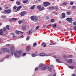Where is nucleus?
Returning a JSON list of instances; mask_svg holds the SVG:
<instances>
[{"label":"nucleus","instance_id":"obj_1","mask_svg":"<svg viewBox=\"0 0 76 76\" xmlns=\"http://www.w3.org/2000/svg\"><path fill=\"white\" fill-rule=\"evenodd\" d=\"M39 67L40 69L42 70H45L47 69V65L44 64H40Z\"/></svg>","mask_w":76,"mask_h":76},{"label":"nucleus","instance_id":"obj_2","mask_svg":"<svg viewBox=\"0 0 76 76\" xmlns=\"http://www.w3.org/2000/svg\"><path fill=\"white\" fill-rule=\"evenodd\" d=\"M30 19L36 22L38 20V18L36 16H31L30 17Z\"/></svg>","mask_w":76,"mask_h":76},{"label":"nucleus","instance_id":"obj_3","mask_svg":"<svg viewBox=\"0 0 76 76\" xmlns=\"http://www.w3.org/2000/svg\"><path fill=\"white\" fill-rule=\"evenodd\" d=\"M37 8L39 11H43L45 9L44 7H41V5H39L37 7Z\"/></svg>","mask_w":76,"mask_h":76},{"label":"nucleus","instance_id":"obj_4","mask_svg":"<svg viewBox=\"0 0 76 76\" xmlns=\"http://www.w3.org/2000/svg\"><path fill=\"white\" fill-rule=\"evenodd\" d=\"M1 52L3 53V52H8V53H9V52H10V50L9 49L4 48L1 50Z\"/></svg>","mask_w":76,"mask_h":76},{"label":"nucleus","instance_id":"obj_5","mask_svg":"<svg viewBox=\"0 0 76 76\" xmlns=\"http://www.w3.org/2000/svg\"><path fill=\"white\" fill-rule=\"evenodd\" d=\"M4 12L6 13H7V14H9L12 12V10L10 9L5 10H4Z\"/></svg>","mask_w":76,"mask_h":76},{"label":"nucleus","instance_id":"obj_6","mask_svg":"<svg viewBox=\"0 0 76 76\" xmlns=\"http://www.w3.org/2000/svg\"><path fill=\"white\" fill-rule=\"evenodd\" d=\"M10 51H11V55L13 56V51H15V48L14 47L12 46L11 47V48H10Z\"/></svg>","mask_w":76,"mask_h":76},{"label":"nucleus","instance_id":"obj_7","mask_svg":"<svg viewBox=\"0 0 76 76\" xmlns=\"http://www.w3.org/2000/svg\"><path fill=\"white\" fill-rule=\"evenodd\" d=\"M43 4L44 6L45 7H47V6H49V5L51 4L50 3L48 2H44Z\"/></svg>","mask_w":76,"mask_h":76},{"label":"nucleus","instance_id":"obj_8","mask_svg":"<svg viewBox=\"0 0 76 76\" xmlns=\"http://www.w3.org/2000/svg\"><path fill=\"white\" fill-rule=\"evenodd\" d=\"M72 19H73V18H68L66 19V20H67V21H68V22H70V23H71L72 22Z\"/></svg>","mask_w":76,"mask_h":76},{"label":"nucleus","instance_id":"obj_9","mask_svg":"<svg viewBox=\"0 0 76 76\" xmlns=\"http://www.w3.org/2000/svg\"><path fill=\"white\" fill-rule=\"evenodd\" d=\"M18 19L17 18H11V19H10L9 20L10 22H12V21H16V20H17Z\"/></svg>","mask_w":76,"mask_h":76},{"label":"nucleus","instance_id":"obj_10","mask_svg":"<svg viewBox=\"0 0 76 76\" xmlns=\"http://www.w3.org/2000/svg\"><path fill=\"white\" fill-rule=\"evenodd\" d=\"M22 8V6H19V7H17V9L15 10V12H18V11H19L20 10V9Z\"/></svg>","mask_w":76,"mask_h":76},{"label":"nucleus","instance_id":"obj_11","mask_svg":"<svg viewBox=\"0 0 76 76\" xmlns=\"http://www.w3.org/2000/svg\"><path fill=\"white\" fill-rule=\"evenodd\" d=\"M61 16L62 18H65V17H66V13H63L61 14Z\"/></svg>","mask_w":76,"mask_h":76},{"label":"nucleus","instance_id":"obj_12","mask_svg":"<svg viewBox=\"0 0 76 76\" xmlns=\"http://www.w3.org/2000/svg\"><path fill=\"white\" fill-rule=\"evenodd\" d=\"M16 52L18 55H21L22 54V51L21 50H18Z\"/></svg>","mask_w":76,"mask_h":76},{"label":"nucleus","instance_id":"obj_13","mask_svg":"<svg viewBox=\"0 0 76 76\" xmlns=\"http://www.w3.org/2000/svg\"><path fill=\"white\" fill-rule=\"evenodd\" d=\"M25 13H26L25 11H23L21 12V14H20V15H21V16H23L25 15Z\"/></svg>","mask_w":76,"mask_h":76},{"label":"nucleus","instance_id":"obj_14","mask_svg":"<svg viewBox=\"0 0 76 76\" xmlns=\"http://www.w3.org/2000/svg\"><path fill=\"white\" fill-rule=\"evenodd\" d=\"M15 33H16V34H19L20 33H22V34H23V32H22L20 31H18V30H16L15 31Z\"/></svg>","mask_w":76,"mask_h":76},{"label":"nucleus","instance_id":"obj_15","mask_svg":"<svg viewBox=\"0 0 76 76\" xmlns=\"http://www.w3.org/2000/svg\"><path fill=\"white\" fill-rule=\"evenodd\" d=\"M22 28L23 31H25L26 30V25L22 26Z\"/></svg>","mask_w":76,"mask_h":76},{"label":"nucleus","instance_id":"obj_16","mask_svg":"<svg viewBox=\"0 0 76 76\" xmlns=\"http://www.w3.org/2000/svg\"><path fill=\"white\" fill-rule=\"evenodd\" d=\"M66 13L67 15H68V16H69L70 15L71 12H70V10H68V11L66 12Z\"/></svg>","mask_w":76,"mask_h":76},{"label":"nucleus","instance_id":"obj_17","mask_svg":"<svg viewBox=\"0 0 76 76\" xmlns=\"http://www.w3.org/2000/svg\"><path fill=\"white\" fill-rule=\"evenodd\" d=\"M67 62L68 63H69V64L72 63V59H68L67 60Z\"/></svg>","mask_w":76,"mask_h":76},{"label":"nucleus","instance_id":"obj_18","mask_svg":"<svg viewBox=\"0 0 76 76\" xmlns=\"http://www.w3.org/2000/svg\"><path fill=\"white\" fill-rule=\"evenodd\" d=\"M56 62H57V63H63L61 61H60V60H59V59H56Z\"/></svg>","mask_w":76,"mask_h":76},{"label":"nucleus","instance_id":"obj_19","mask_svg":"<svg viewBox=\"0 0 76 76\" xmlns=\"http://www.w3.org/2000/svg\"><path fill=\"white\" fill-rule=\"evenodd\" d=\"M35 8V5H33L30 8V9L31 10H33V9H34Z\"/></svg>","mask_w":76,"mask_h":76},{"label":"nucleus","instance_id":"obj_20","mask_svg":"<svg viewBox=\"0 0 76 76\" xmlns=\"http://www.w3.org/2000/svg\"><path fill=\"white\" fill-rule=\"evenodd\" d=\"M23 22H24V21L23 20H19L18 21V23L19 24H21L22 23H23Z\"/></svg>","mask_w":76,"mask_h":76},{"label":"nucleus","instance_id":"obj_21","mask_svg":"<svg viewBox=\"0 0 76 76\" xmlns=\"http://www.w3.org/2000/svg\"><path fill=\"white\" fill-rule=\"evenodd\" d=\"M6 28L7 29V30H10V28H9V26L8 25H7L6 26Z\"/></svg>","mask_w":76,"mask_h":76},{"label":"nucleus","instance_id":"obj_22","mask_svg":"<svg viewBox=\"0 0 76 76\" xmlns=\"http://www.w3.org/2000/svg\"><path fill=\"white\" fill-rule=\"evenodd\" d=\"M52 25L53 28H56V26H57V25H56V23L53 24Z\"/></svg>","mask_w":76,"mask_h":76},{"label":"nucleus","instance_id":"obj_23","mask_svg":"<svg viewBox=\"0 0 76 76\" xmlns=\"http://www.w3.org/2000/svg\"><path fill=\"white\" fill-rule=\"evenodd\" d=\"M0 35H3V30H2V29H1L0 30Z\"/></svg>","mask_w":76,"mask_h":76},{"label":"nucleus","instance_id":"obj_24","mask_svg":"<svg viewBox=\"0 0 76 76\" xmlns=\"http://www.w3.org/2000/svg\"><path fill=\"white\" fill-rule=\"evenodd\" d=\"M16 4L17 5H20V2L17 1L16 2Z\"/></svg>","mask_w":76,"mask_h":76},{"label":"nucleus","instance_id":"obj_25","mask_svg":"<svg viewBox=\"0 0 76 76\" xmlns=\"http://www.w3.org/2000/svg\"><path fill=\"white\" fill-rule=\"evenodd\" d=\"M40 55L41 56H45V53H40Z\"/></svg>","mask_w":76,"mask_h":76},{"label":"nucleus","instance_id":"obj_26","mask_svg":"<svg viewBox=\"0 0 76 76\" xmlns=\"http://www.w3.org/2000/svg\"><path fill=\"white\" fill-rule=\"evenodd\" d=\"M28 1V0H26V1L24 0L23 1V3H26Z\"/></svg>","mask_w":76,"mask_h":76},{"label":"nucleus","instance_id":"obj_27","mask_svg":"<svg viewBox=\"0 0 76 76\" xmlns=\"http://www.w3.org/2000/svg\"><path fill=\"white\" fill-rule=\"evenodd\" d=\"M6 29H7L5 27H4L3 28V31L4 32H5V31H6Z\"/></svg>","mask_w":76,"mask_h":76},{"label":"nucleus","instance_id":"obj_28","mask_svg":"<svg viewBox=\"0 0 76 76\" xmlns=\"http://www.w3.org/2000/svg\"><path fill=\"white\" fill-rule=\"evenodd\" d=\"M13 9L14 10H16V9H17V7H16V6H14L13 7Z\"/></svg>","mask_w":76,"mask_h":76},{"label":"nucleus","instance_id":"obj_29","mask_svg":"<svg viewBox=\"0 0 76 76\" xmlns=\"http://www.w3.org/2000/svg\"><path fill=\"white\" fill-rule=\"evenodd\" d=\"M37 45V43L34 42L33 44V47H35V46H36Z\"/></svg>","mask_w":76,"mask_h":76},{"label":"nucleus","instance_id":"obj_30","mask_svg":"<svg viewBox=\"0 0 76 76\" xmlns=\"http://www.w3.org/2000/svg\"><path fill=\"white\" fill-rule=\"evenodd\" d=\"M14 54L15 57H18V54L15 52H14Z\"/></svg>","mask_w":76,"mask_h":76},{"label":"nucleus","instance_id":"obj_31","mask_svg":"<svg viewBox=\"0 0 76 76\" xmlns=\"http://www.w3.org/2000/svg\"><path fill=\"white\" fill-rule=\"evenodd\" d=\"M67 2H64L62 4H63V5H64V6L67 5Z\"/></svg>","mask_w":76,"mask_h":76},{"label":"nucleus","instance_id":"obj_32","mask_svg":"<svg viewBox=\"0 0 76 76\" xmlns=\"http://www.w3.org/2000/svg\"><path fill=\"white\" fill-rule=\"evenodd\" d=\"M68 67H69V68H70V69H73V68H74V67H73V66H68Z\"/></svg>","mask_w":76,"mask_h":76},{"label":"nucleus","instance_id":"obj_33","mask_svg":"<svg viewBox=\"0 0 76 76\" xmlns=\"http://www.w3.org/2000/svg\"><path fill=\"white\" fill-rule=\"evenodd\" d=\"M51 70H52V68H50L48 69V71L49 72H51Z\"/></svg>","mask_w":76,"mask_h":76},{"label":"nucleus","instance_id":"obj_34","mask_svg":"<svg viewBox=\"0 0 76 76\" xmlns=\"http://www.w3.org/2000/svg\"><path fill=\"white\" fill-rule=\"evenodd\" d=\"M54 19H52L50 20L51 22H52V23L54 22Z\"/></svg>","mask_w":76,"mask_h":76},{"label":"nucleus","instance_id":"obj_35","mask_svg":"<svg viewBox=\"0 0 76 76\" xmlns=\"http://www.w3.org/2000/svg\"><path fill=\"white\" fill-rule=\"evenodd\" d=\"M49 19V17L48 16H46L45 19L46 20H48Z\"/></svg>","mask_w":76,"mask_h":76},{"label":"nucleus","instance_id":"obj_36","mask_svg":"<svg viewBox=\"0 0 76 76\" xmlns=\"http://www.w3.org/2000/svg\"><path fill=\"white\" fill-rule=\"evenodd\" d=\"M39 26H37L35 28L36 30L38 29V28H39Z\"/></svg>","mask_w":76,"mask_h":76},{"label":"nucleus","instance_id":"obj_37","mask_svg":"<svg viewBox=\"0 0 76 76\" xmlns=\"http://www.w3.org/2000/svg\"><path fill=\"white\" fill-rule=\"evenodd\" d=\"M70 5H73V1H71L70 3Z\"/></svg>","mask_w":76,"mask_h":76},{"label":"nucleus","instance_id":"obj_38","mask_svg":"<svg viewBox=\"0 0 76 76\" xmlns=\"http://www.w3.org/2000/svg\"><path fill=\"white\" fill-rule=\"evenodd\" d=\"M49 10H52V8L51 7H49L48 8Z\"/></svg>","mask_w":76,"mask_h":76},{"label":"nucleus","instance_id":"obj_39","mask_svg":"<svg viewBox=\"0 0 76 76\" xmlns=\"http://www.w3.org/2000/svg\"><path fill=\"white\" fill-rule=\"evenodd\" d=\"M26 53H24L22 55V56H26Z\"/></svg>","mask_w":76,"mask_h":76},{"label":"nucleus","instance_id":"obj_40","mask_svg":"<svg viewBox=\"0 0 76 76\" xmlns=\"http://www.w3.org/2000/svg\"><path fill=\"white\" fill-rule=\"evenodd\" d=\"M74 28L75 31H76V26H74Z\"/></svg>","mask_w":76,"mask_h":76},{"label":"nucleus","instance_id":"obj_41","mask_svg":"<svg viewBox=\"0 0 76 76\" xmlns=\"http://www.w3.org/2000/svg\"><path fill=\"white\" fill-rule=\"evenodd\" d=\"M73 24L74 25H76V21H75L74 22H73Z\"/></svg>","mask_w":76,"mask_h":76},{"label":"nucleus","instance_id":"obj_42","mask_svg":"<svg viewBox=\"0 0 76 76\" xmlns=\"http://www.w3.org/2000/svg\"><path fill=\"white\" fill-rule=\"evenodd\" d=\"M29 37L28 36L26 38V40H29Z\"/></svg>","mask_w":76,"mask_h":76},{"label":"nucleus","instance_id":"obj_43","mask_svg":"<svg viewBox=\"0 0 76 76\" xmlns=\"http://www.w3.org/2000/svg\"><path fill=\"white\" fill-rule=\"evenodd\" d=\"M51 8H52V9H55V7H54V6H52L51 7Z\"/></svg>","mask_w":76,"mask_h":76},{"label":"nucleus","instance_id":"obj_44","mask_svg":"<svg viewBox=\"0 0 76 76\" xmlns=\"http://www.w3.org/2000/svg\"><path fill=\"white\" fill-rule=\"evenodd\" d=\"M56 44V43H53L50 44L49 45H55V44Z\"/></svg>","mask_w":76,"mask_h":76},{"label":"nucleus","instance_id":"obj_45","mask_svg":"<svg viewBox=\"0 0 76 76\" xmlns=\"http://www.w3.org/2000/svg\"><path fill=\"white\" fill-rule=\"evenodd\" d=\"M35 54L33 53L32 55V57H35Z\"/></svg>","mask_w":76,"mask_h":76},{"label":"nucleus","instance_id":"obj_46","mask_svg":"<svg viewBox=\"0 0 76 76\" xmlns=\"http://www.w3.org/2000/svg\"><path fill=\"white\" fill-rule=\"evenodd\" d=\"M72 7L73 9H75V7H76L75 6H72Z\"/></svg>","mask_w":76,"mask_h":76},{"label":"nucleus","instance_id":"obj_47","mask_svg":"<svg viewBox=\"0 0 76 76\" xmlns=\"http://www.w3.org/2000/svg\"><path fill=\"white\" fill-rule=\"evenodd\" d=\"M32 34V32L31 31H29L28 32V34Z\"/></svg>","mask_w":76,"mask_h":76},{"label":"nucleus","instance_id":"obj_48","mask_svg":"<svg viewBox=\"0 0 76 76\" xmlns=\"http://www.w3.org/2000/svg\"><path fill=\"white\" fill-rule=\"evenodd\" d=\"M73 57L72 55H69V58H71V57Z\"/></svg>","mask_w":76,"mask_h":76},{"label":"nucleus","instance_id":"obj_49","mask_svg":"<svg viewBox=\"0 0 76 76\" xmlns=\"http://www.w3.org/2000/svg\"><path fill=\"white\" fill-rule=\"evenodd\" d=\"M44 45L43 46V47H46L47 46V45L46 44V43H45V45Z\"/></svg>","mask_w":76,"mask_h":76},{"label":"nucleus","instance_id":"obj_50","mask_svg":"<svg viewBox=\"0 0 76 76\" xmlns=\"http://www.w3.org/2000/svg\"><path fill=\"white\" fill-rule=\"evenodd\" d=\"M43 27H44V28H46V27H47V26L45 25H43Z\"/></svg>","mask_w":76,"mask_h":76},{"label":"nucleus","instance_id":"obj_51","mask_svg":"<svg viewBox=\"0 0 76 76\" xmlns=\"http://www.w3.org/2000/svg\"><path fill=\"white\" fill-rule=\"evenodd\" d=\"M9 55H7L6 56V58H9Z\"/></svg>","mask_w":76,"mask_h":76},{"label":"nucleus","instance_id":"obj_52","mask_svg":"<svg viewBox=\"0 0 76 76\" xmlns=\"http://www.w3.org/2000/svg\"><path fill=\"white\" fill-rule=\"evenodd\" d=\"M45 43L44 42L42 43V45H45Z\"/></svg>","mask_w":76,"mask_h":76},{"label":"nucleus","instance_id":"obj_53","mask_svg":"<svg viewBox=\"0 0 76 76\" xmlns=\"http://www.w3.org/2000/svg\"><path fill=\"white\" fill-rule=\"evenodd\" d=\"M6 45H7V46L8 47H9L10 45L9 44H8Z\"/></svg>","mask_w":76,"mask_h":76},{"label":"nucleus","instance_id":"obj_54","mask_svg":"<svg viewBox=\"0 0 76 76\" xmlns=\"http://www.w3.org/2000/svg\"><path fill=\"white\" fill-rule=\"evenodd\" d=\"M11 35H15V33H11Z\"/></svg>","mask_w":76,"mask_h":76},{"label":"nucleus","instance_id":"obj_55","mask_svg":"<svg viewBox=\"0 0 76 76\" xmlns=\"http://www.w3.org/2000/svg\"><path fill=\"white\" fill-rule=\"evenodd\" d=\"M38 70V68H36L35 69V70Z\"/></svg>","mask_w":76,"mask_h":76},{"label":"nucleus","instance_id":"obj_56","mask_svg":"<svg viewBox=\"0 0 76 76\" xmlns=\"http://www.w3.org/2000/svg\"><path fill=\"white\" fill-rule=\"evenodd\" d=\"M21 38H23V35H22L21 36Z\"/></svg>","mask_w":76,"mask_h":76},{"label":"nucleus","instance_id":"obj_57","mask_svg":"<svg viewBox=\"0 0 76 76\" xmlns=\"http://www.w3.org/2000/svg\"><path fill=\"white\" fill-rule=\"evenodd\" d=\"M72 76H76V75L75 74H72Z\"/></svg>","mask_w":76,"mask_h":76},{"label":"nucleus","instance_id":"obj_58","mask_svg":"<svg viewBox=\"0 0 76 76\" xmlns=\"http://www.w3.org/2000/svg\"><path fill=\"white\" fill-rule=\"evenodd\" d=\"M30 49H31V47H29V48H28V50H30Z\"/></svg>","mask_w":76,"mask_h":76},{"label":"nucleus","instance_id":"obj_59","mask_svg":"<svg viewBox=\"0 0 76 76\" xmlns=\"http://www.w3.org/2000/svg\"><path fill=\"white\" fill-rule=\"evenodd\" d=\"M12 37H13V38H15V35H13L12 36Z\"/></svg>","mask_w":76,"mask_h":76},{"label":"nucleus","instance_id":"obj_60","mask_svg":"<svg viewBox=\"0 0 76 76\" xmlns=\"http://www.w3.org/2000/svg\"><path fill=\"white\" fill-rule=\"evenodd\" d=\"M53 76H56V74H54L53 75Z\"/></svg>","mask_w":76,"mask_h":76},{"label":"nucleus","instance_id":"obj_61","mask_svg":"<svg viewBox=\"0 0 76 76\" xmlns=\"http://www.w3.org/2000/svg\"><path fill=\"white\" fill-rule=\"evenodd\" d=\"M5 9H9V7H6Z\"/></svg>","mask_w":76,"mask_h":76},{"label":"nucleus","instance_id":"obj_62","mask_svg":"<svg viewBox=\"0 0 76 76\" xmlns=\"http://www.w3.org/2000/svg\"><path fill=\"white\" fill-rule=\"evenodd\" d=\"M64 58H66V56H64Z\"/></svg>","mask_w":76,"mask_h":76},{"label":"nucleus","instance_id":"obj_63","mask_svg":"<svg viewBox=\"0 0 76 76\" xmlns=\"http://www.w3.org/2000/svg\"><path fill=\"white\" fill-rule=\"evenodd\" d=\"M3 18H6V16H3Z\"/></svg>","mask_w":76,"mask_h":76},{"label":"nucleus","instance_id":"obj_64","mask_svg":"<svg viewBox=\"0 0 76 76\" xmlns=\"http://www.w3.org/2000/svg\"><path fill=\"white\" fill-rule=\"evenodd\" d=\"M54 58H56V56H54Z\"/></svg>","mask_w":76,"mask_h":76}]
</instances>
